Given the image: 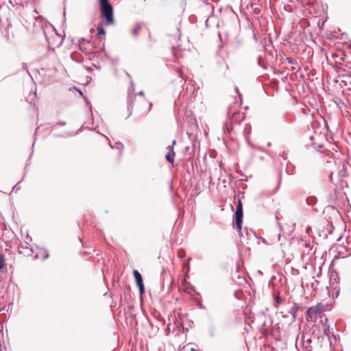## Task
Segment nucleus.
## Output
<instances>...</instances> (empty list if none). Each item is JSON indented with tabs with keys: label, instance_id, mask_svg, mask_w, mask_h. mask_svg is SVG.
I'll return each instance as SVG.
<instances>
[{
	"label": "nucleus",
	"instance_id": "obj_1",
	"mask_svg": "<svg viewBox=\"0 0 351 351\" xmlns=\"http://www.w3.org/2000/svg\"><path fill=\"white\" fill-rule=\"evenodd\" d=\"M100 4V12L103 18L106 21L107 24H114L113 17V8L109 0H98Z\"/></svg>",
	"mask_w": 351,
	"mask_h": 351
},
{
	"label": "nucleus",
	"instance_id": "obj_2",
	"mask_svg": "<svg viewBox=\"0 0 351 351\" xmlns=\"http://www.w3.org/2000/svg\"><path fill=\"white\" fill-rule=\"evenodd\" d=\"M243 216V204L241 200L239 199L234 213L236 228L239 232H241L242 228Z\"/></svg>",
	"mask_w": 351,
	"mask_h": 351
},
{
	"label": "nucleus",
	"instance_id": "obj_3",
	"mask_svg": "<svg viewBox=\"0 0 351 351\" xmlns=\"http://www.w3.org/2000/svg\"><path fill=\"white\" fill-rule=\"evenodd\" d=\"M322 308V304H317V306L309 307L306 311V320L312 321L313 319L315 318L317 315L320 313Z\"/></svg>",
	"mask_w": 351,
	"mask_h": 351
},
{
	"label": "nucleus",
	"instance_id": "obj_4",
	"mask_svg": "<svg viewBox=\"0 0 351 351\" xmlns=\"http://www.w3.org/2000/svg\"><path fill=\"white\" fill-rule=\"evenodd\" d=\"M133 275L135 278L136 285L138 287L139 293L141 295H142L145 292L143 277L140 272L136 269L133 270Z\"/></svg>",
	"mask_w": 351,
	"mask_h": 351
},
{
	"label": "nucleus",
	"instance_id": "obj_5",
	"mask_svg": "<svg viewBox=\"0 0 351 351\" xmlns=\"http://www.w3.org/2000/svg\"><path fill=\"white\" fill-rule=\"evenodd\" d=\"M176 141L173 140L172 142V145H169L167 147V149H169V152L166 154L165 158H166V160L170 163H172L174 161L175 152L173 151V146L176 145Z\"/></svg>",
	"mask_w": 351,
	"mask_h": 351
},
{
	"label": "nucleus",
	"instance_id": "obj_6",
	"mask_svg": "<svg viewBox=\"0 0 351 351\" xmlns=\"http://www.w3.org/2000/svg\"><path fill=\"white\" fill-rule=\"evenodd\" d=\"M134 90H135L134 84L133 81L131 80H130V86L128 88V98H135L136 97V94L134 95Z\"/></svg>",
	"mask_w": 351,
	"mask_h": 351
},
{
	"label": "nucleus",
	"instance_id": "obj_7",
	"mask_svg": "<svg viewBox=\"0 0 351 351\" xmlns=\"http://www.w3.org/2000/svg\"><path fill=\"white\" fill-rule=\"evenodd\" d=\"M307 205L313 206L317 203V198L315 196L308 197L306 199Z\"/></svg>",
	"mask_w": 351,
	"mask_h": 351
},
{
	"label": "nucleus",
	"instance_id": "obj_8",
	"mask_svg": "<svg viewBox=\"0 0 351 351\" xmlns=\"http://www.w3.org/2000/svg\"><path fill=\"white\" fill-rule=\"evenodd\" d=\"M328 319L326 318L323 325L324 334L329 338L330 326L328 324Z\"/></svg>",
	"mask_w": 351,
	"mask_h": 351
},
{
	"label": "nucleus",
	"instance_id": "obj_9",
	"mask_svg": "<svg viewBox=\"0 0 351 351\" xmlns=\"http://www.w3.org/2000/svg\"><path fill=\"white\" fill-rule=\"evenodd\" d=\"M141 29V25L140 24H136L132 29V34L134 36V37H136L140 31Z\"/></svg>",
	"mask_w": 351,
	"mask_h": 351
},
{
	"label": "nucleus",
	"instance_id": "obj_10",
	"mask_svg": "<svg viewBox=\"0 0 351 351\" xmlns=\"http://www.w3.org/2000/svg\"><path fill=\"white\" fill-rule=\"evenodd\" d=\"M349 167L348 164H345L344 162L341 165V170H340L341 177H345L346 176L347 169Z\"/></svg>",
	"mask_w": 351,
	"mask_h": 351
},
{
	"label": "nucleus",
	"instance_id": "obj_11",
	"mask_svg": "<svg viewBox=\"0 0 351 351\" xmlns=\"http://www.w3.org/2000/svg\"><path fill=\"white\" fill-rule=\"evenodd\" d=\"M0 351H5L4 341L3 339V330H0Z\"/></svg>",
	"mask_w": 351,
	"mask_h": 351
},
{
	"label": "nucleus",
	"instance_id": "obj_12",
	"mask_svg": "<svg viewBox=\"0 0 351 351\" xmlns=\"http://www.w3.org/2000/svg\"><path fill=\"white\" fill-rule=\"evenodd\" d=\"M302 349L304 351H312V347L310 344H306L304 339L302 340Z\"/></svg>",
	"mask_w": 351,
	"mask_h": 351
},
{
	"label": "nucleus",
	"instance_id": "obj_13",
	"mask_svg": "<svg viewBox=\"0 0 351 351\" xmlns=\"http://www.w3.org/2000/svg\"><path fill=\"white\" fill-rule=\"evenodd\" d=\"M97 31H98L97 36L99 37L101 36V35H105V33H106L105 29L102 25H99L97 27Z\"/></svg>",
	"mask_w": 351,
	"mask_h": 351
},
{
	"label": "nucleus",
	"instance_id": "obj_14",
	"mask_svg": "<svg viewBox=\"0 0 351 351\" xmlns=\"http://www.w3.org/2000/svg\"><path fill=\"white\" fill-rule=\"evenodd\" d=\"M296 312L297 309L295 307H292L288 311V313L293 316V319L296 317Z\"/></svg>",
	"mask_w": 351,
	"mask_h": 351
},
{
	"label": "nucleus",
	"instance_id": "obj_15",
	"mask_svg": "<svg viewBox=\"0 0 351 351\" xmlns=\"http://www.w3.org/2000/svg\"><path fill=\"white\" fill-rule=\"evenodd\" d=\"M133 101L128 99V110L129 111V116L132 114Z\"/></svg>",
	"mask_w": 351,
	"mask_h": 351
},
{
	"label": "nucleus",
	"instance_id": "obj_16",
	"mask_svg": "<svg viewBox=\"0 0 351 351\" xmlns=\"http://www.w3.org/2000/svg\"><path fill=\"white\" fill-rule=\"evenodd\" d=\"M286 61L289 64H297V60L295 58H291V57H287L286 58Z\"/></svg>",
	"mask_w": 351,
	"mask_h": 351
},
{
	"label": "nucleus",
	"instance_id": "obj_17",
	"mask_svg": "<svg viewBox=\"0 0 351 351\" xmlns=\"http://www.w3.org/2000/svg\"><path fill=\"white\" fill-rule=\"evenodd\" d=\"M270 195H271V192H269V191H263L261 192L260 194H259V196L261 197H269Z\"/></svg>",
	"mask_w": 351,
	"mask_h": 351
},
{
	"label": "nucleus",
	"instance_id": "obj_18",
	"mask_svg": "<svg viewBox=\"0 0 351 351\" xmlns=\"http://www.w3.org/2000/svg\"><path fill=\"white\" fill-rule=\"evenodd\" d=\"M223 129L225 133H229L230 132V128L227 123L223 124Z\"/></svg>",
	"mask_w": 351,
	"mask_h": 351
},
{
	"label": "nucleus",
	"instance_id": "obj_19",
	"mask_svg": "<svg viewBox=\"0 0 351 351\" xmlns=\"http://www.w3.org/2000/svg\"><path fill=\"white\" fill-rule=\"evenodd\" d=\"M4 265V257L3 255H0V270L3 269Z\"/></svg>",
	"mask_w": 351,
	"mask_h": 351
},
{
	"label": "nucleus",
	"instance_id": "obj_20",
	"mask_svg": "<svg viewBox=\"0 0 351 351\" xmlns=\"http://www.w3.org/2000/svg\"><path fill=\"white\" fill-rule=\"evenodd\" d=\"M275 302L278 304H280L283 302V299L279 295H278L275 297Z\"/></svg>",
	"mask_w": 351,
	"mask_h": 351
},
{
	"label": "nucleus",
	"instance_id": "obj_21",
	"mask_svg": "<svg viewBox=\"0 0 351 351\" xmlns=\"http://www.w3.org/2000/svg\"><path fill=\"white\" fill-rule=\"evenodd\" d=\"M237 278H238V281H237V282L239 284H242L243 282H244L245 281V278L243 277L240 276L239 275H237Z\"/></svg>",
	"mask_w": 351,
	"mask_h": 351
},
{
	"label": "nucleus",
	"instance_id": "obj_22",
	"mask_svg": "<svg viewBox=\"0 0 351 351\" xmlns=\"http://www.w3.org/2000/svg\"><path fill=\"white\" fill-rule=\"evenodd\" d=\"M74 134H75L67 133L66 134H64V135L56 134L55 136L56 137H69V136H72Z\"/></svg>",
	"mask_w": 351,
	"mask_h": 351
},
{
	"label": "nucleus",
	"instance_id": "obj_23",
	"mask_svg": "<svg viewBox=\"0 0 351 351\" xmlns=\"http://www.w3.org/2000/svg\"><path fill=\"white\" fill-rule=\"evenodd\" d=\"M117 149H119L120 152L122 151L123 148V145L121 143L119 142V143H117Z\"/></svg>",
	"mask_w": 351,
	"mask_h": 351
},
{
	"label": "nucleus",
	"instance_id": "obj_24",
	"mask_svg": "<svg viewBox=\"0 0 351 351\" xmlns=\"http://www.w3.org/2000/svg\"><path fill=\"white\" fill-rule=\"evenodd\" d=\"M209 335L210 337H215V330L214 328H210L209 329Z\"/></svg>",
	"mask_w": 351,
	"mask_h": 351
},
{
	"label": "nucleus",
	"instance_id": "obj_25",
	"mask_svg": "<svg viewBox=\"0 0 351 351\" xmlns=\"http://www.w3.org/2000/svg\"><path fill=\"white\" fill-rule=\"evenodd\" d=\"M177 71H178V73H179L180 77L182 80H184V78L183 72H182V69H181L180 68H179V69H178Z\"/></svg>",
	"mask_w": 351,
	"mask_h": 351
},
{
	"label": "nucleus",
	"instance_id": "obj_26",
	"mask_svg": "<svg viewBox=\"0 0 351 351\" xmlns=\"http://www.w3.org/2000/svg\"><path fill=\"white\" fill-rule=\"evenodd\" d=\"M49 257V253L47 250H45V255L43 257V260L47 259Z\"/></svg>",
	"mask_w": 351,
	"mask_h": 351
},
{
	"label": "nucleus",
	"instance_id": "obj_27",
	"mask_svg": "<svg viewBox=\"0 0 351 351\" xmlns=\"http://www.w3.org/2000/svg\"><path fill=\"white\" fill-rule=\"evenodd\" d=\"M56 125H62V126H64L66 125V122L65 121H59V122H57L56 123Z\"/></svg>",
	"mask_w": 351,
	"mask_h": 351
},
{
	"label": "nucleus",
	"instance_id": "obj_28",
	"mask_svg": "<svg viewBox=\"0 0 351 351\" xmlns=\"http://www.w3.org/2000/svg\"><path fill=\"white\" fill-rule=\"evenodd\" d=\"M85 42V39L84 38H82L80 40V46H82V44ZM80 49L82 50V47H80Z\"/></svg>",
	"mask_w": 351,
	"mask_h": 351
},
{
	"label": "nucleus",
	"instance_id": "obj_29",
	"mask_svg": "<svg viewBox=\"0 0 351 351\" xmlns=\"http://www.w3.org/2000/svg\"><path fill=\"white\" fill-rule=\"evenodd\" d=\"M179 256L181 258V257H183L184 255V252L182 251V252H179Z\"/></svg>",
	"mask_w": 351,
	"mask_h": 351
},
{
	"label": "nucleus",
	"instance_id": "obj_30",
	"mask_svg": "<svg viewBox=\"0 0 351 351\" xmlns=\"http://www.w3.org/2000/svg\"><path fill=\"white\" fill-rule=\"evenodd\" d=\"M304 341L306 342V344H311V339L309 338Z\"/></svg>",
	"mask_w": 351,
	"mask_h": 351
},
{
	"label": "nucleus",
	"instance_id": "obj_31",
	"mask_svg": "<svg viewBox=\"0 0 351 351\" xmlns=\"http://www.w3.org/2000/svg\"><path fill=\"white\" fill-rule=\"evenodd\" d=\"M23 69H25L27 71V72L28 73V74H29V73L28 72L27 69V65L26 64L23 63Z\"/></svg>",
	"mask_w": 351,
	"mask_h": 351
},
{
	"label": "nucleus",
	"instance_id": "obj_32",
	"mask_svg": "<svg viewBox=\"0 0 351 351\" xmlns=\"http://www.w3.org/2000/svg\"><path fill=\"white\" fill-rule=\"evenodd\" d=\"M322 275V269L319 268V271L317 274L316 276L319 277Z\"/></svg>",
	"mask_w": 351,
	"mask_h": 351
},
{
	"label": "nucleus",
	"instance_id": "obj_33",
	"mask_svg": "<svg viewBox=\"0 0 351 351\" xmlns=\"http://www.w3.org/2000/svg\"><path fill=\"white\" fill-rule=\"evenodd\" d=\"M137 95H139V96H143L144 95V92L143 91H140Z\"/></svg>",
	"mask_w": 351,
	"mask_h": 351
},
{
	"label": "nucleus",
	"instance_id": "obj_34",
	"mask_svg": "<svg viewBox=\"0 0 351 351\" xmlns=\"http://www.w3.org/2000/svg\"><path fill=\"white\" fill-rule=\"evenodd\" d=\"M314 283H316V285H317L319 284V281H317V280H314V282L312 283L313 286L314 285Z\"/></svg>",
	"mask_w": 351,
	"mask_h": 351
},
{
	"label": "nucleus",
	"instance_id": "obj_35",
	"mask_svg": "<svg viewBox=\"0 0 351 351\" xmlns=\"http://www.w3.org/2000/svg\"><path fill=\"white\" fill-rule=\"evenodd\" d=\"M333 174H334V173H333V172H332V173H330V180H331V181H332V180Z\"/></svg>",
	"mask_w": 351,
	"mask_h": 351
},
{
	"label": "nucleus",
	"instance_id": "obj_36",
	"mask_svg": "<svg viewBox=\"0 0 351 351\" xmlns=\"http://www.w3.org/2000/svg\"><path fill=\"white\" fill-rule=\"evenodd\" d=\"M127 76L128 77V78L131 79V75L128 73V72H125Z\"/></svg>",
	"mask_w": 351,
	"mask_h": 351
},
{
	"label": "nucleus",
	"instance_id": "obj_37",
	"mask_svg": "<svg viewBox=\"0 0 351 351\" xmlns=\"http://www.w3.org/2000/svg\"><path fill=\"white\" fill-rule=\"evenodd\" d=\"M85 101H86V105H87V106L90 105V103H89V101L87 100V99H86V98H85Z\"/></svg>",
	"mask_w": 351,
	"mask_h": 351
},
{
	"label": "nucleus",
	"instance_id": "obj_38",
	"mask_svg": "<svg viewBox=\"0 0 351 351\" xmlns=\"http://www.w3.org/2000/svg\"><path fill=\"white\" fill-rule=\"evenodd\" d=\"M109 146L110 147L111 149H114V146L110 143H109Z\"/></svg>",
	"mask_w": 351,
	"mask_h": 351
},
{
	"label": "nucleus",
	"instance_id": "obj_39",
	"mask_svg": "<svg viewBox=\"0 0 351 351\" xmlns=\"http://www.w3.org/2000/svg\"><path fill=\"white\" fill-rule=\"evenodd\" d=\"M78 90V92H79V93H80V95H83V93H82V92L81 91V90Z\"/></svg>",
	"mask_w": 351,
	"mask_h": 351
},
{
	"label": "nucleus",
	"instance_id": "obj_40",
	"mask_svg": "<svg viewBox=\"0 0 351 351\" xmlns=\"http://www.w3.org/2000/svg\"><path fill=\"white\" fill-rule=\"evenodd\" d=\"M199 307H200L201 308H204V306L202 304H199Z\"/></svg>",
	"mask_w": 351,
	"mask_h": 351
},
{
	"label": "nucleus",
	"instance_id": "obj_41",
	"mask_svg": "<svg viewBox=\"0 0 351 351\" xmlns=\"http://www.w3.org/2000/svg\"><path fill=\"white\" fill-rule=\"evenodd\" d=\"M18 189L17 184L14 185V186L13 187V189Z\"/></svg>",
	"mask_w": 351,
	"mask_h": 351
},
{
	"label": "nucleus",
	"instance_id": "obj_42",
	"mask_svg": "<svg viewBox=\"0 0 351 351\" xmlns=\"http://www.w3.org/2000/svg\"><path fill=\"white\" fill-rule=\"evenodd\" d=\"M18 189L17 184L14 185V186L13 187V189Z\"/></svg>",
	"mask_w": 351,
	"mask_h": 351
},
{
	"label": "nucleus",
	"instance_id": "obj_43",
	"mask_svg": "<svg viewBox=\"0 0 351 351\" xmlns=\"http://www.w3.org/2000/svg\"><path fill=\"white\" fill-rule=\"evenodd\" d=\"M191 351H197V350L196 349H195V348H191Z\"/></svg>",
	"mask_w": 351,
	"mask_h": 351
},
{
	"label": "nucleus",
	"instance_id": "obj_44",
	"mask_svg": "<svg viewBox=\"0 0 351 351\" xmlns=\"http://www.w3.org/2000/svg\"><path fill=\"white\" fill-rule=\"evenodd\" d=\"M239 114V115L240 114V113H239V112H234L233 113V114H234H234Z\"/></svg>",
	"mask_w": 351,
	"mask_h": 351
},
{
	"label": "nucleus",
	"instance_id": "obj_45",
	"mask_svg": "<svg viewBox=\"0 0 351 351\" xmlns=\"http://www.w3.org/2000/svg\"><path fill=\"white\" fill-rule=\"evenodd\" d=\"M313 138H314V137H313V136H310V139H311V141H313Z\"/></svg>",
	"mask_w": 351,
	"mask_h": 351
},
{
	"label": "nucleus",
	"instance_id": "obj_46",
	"mask_svg": "<svg viewBox=\"0 0 351 351\" xmlns=\"http://www.w3.org/2000/svg\"><path fill=\"white\" fill-rule=\"evenodd\" d=\"M276 217V219L277 221H278V220H279V218L278 217V216H277V215H276V217Z\"/></svg>",
	"mask_w": 351,
	"mask_h": 351
},
{
	"label": "nucleus",
	"instance_id": "obj_47",
	"mask_svg": "<svg viewBox=\"0 0 351 351\" xmlns=\"http://www.w3.org/2000/svg\"><path fill=\"white\" fill-rule=\"evenodd\" d=\"M267 145H268V146H270V145H271V143H267Z\"/></svg>",
	"mask_w": 351,
	"mask_h": 351
},
{
	"label": "nucleus",
	"instance_id": "obj_48",
	"mask_svg": "<svg viewBox=\"0 0 351 351\" xmlns=\"http://www.w3.org/2000/svg\"><path fill=\"white\" fill-rule=\"evenodd\" d=\"M236 91H237V93L239 92L238 88H236Z\"/></svg>",
	"mask_w": 351,
	"mask_h": 351
},
{
	"label": "nucleus",
	"instance_id": "obj_49",
	"mask_svg": "<svg viewBox=\"0 0 351 351\" xmlns=\"http://www.w3.org/2000/svg\"><path fill=\"white\" fill-rule=\"evenodd\" d=\"M152 104L151 103V104H149V108H151V107H152Z\"/></svg>",
	"mask_w": 351,
	"mask_h": 351
}]
</instances>
